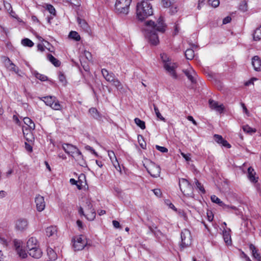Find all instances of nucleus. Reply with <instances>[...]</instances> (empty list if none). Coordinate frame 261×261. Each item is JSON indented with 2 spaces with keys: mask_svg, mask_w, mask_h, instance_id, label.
Returning <instances> with one entry per match:
<instances>
[{
  "mask_svg": "<svg viewBox=\"0 0 261 261\" xmlns=\"http://www.w3.org/2000/svg\"><path fill=\"white\" fill-rule=\"evenodd\" d=\"M166 28L163 17L160 16L156 22L151 20L145 21L141 26V30L148 42L152 45H156L159 43L157 32L164 33Z\"/></svg>",
  "mask_w": 261,
  "mask_h": 261,
  "instance_id": "obj_1",
  "label": "nucleus"
},
{
  "mask_svg": "<svg viewBox=\"0 0 261 261\" xmlns=\"http://www.w3.org/2000/svg\"><path fill=\"white\" fill-rule=\"evenodd\" d=\"M136 13L138 21L142 22L149 16L153 15L152 6L147 1L142 0L137 3Z\"/></svg>",
  "mask_w": 261,
  "mask_h": 261,
  "instance_id": "obj_2",
  "label": "nucleus"
},
{
  "mask_svg": "<svg viewBox=\"0 0 261 261\" xmlns=\"http://www.w3.org/2000/svg\"><path fill=\"white\" fill-rule=\"evenodd\" d=\"M180 189L182 193L188 197L194 198L193 188L188 180L185 178L179 179L178 182Z\"/></svg>",
  "mask_w": 261,
  "mask_h": 261,
  "instance_id": "obj_3",
  "label": "nucleus"
},
{
  "mask_svg": "<svg viewBox=\"0 0 261 261\" xmlns=\"http://www.w3.org/2000/svg\"><path fill=\"white\" fill-rule=\"evenodd\" d=\"M132 0H116L115 8L117 13L127 14L128 13Z\"/></svg>",
  "mask_w": 261,
  "mask_h": 261,
  "instance_id": "obj_4",
  "label": "nucleus"
},
{
  "mask_svg": "<svg viewBox=\"0 0 261 261\" xmlns=\"http://www.w3.org/2000/svg\"><path fill=\"white\" fill-rule=\"evenodd\" d=\"M144 166L151 176L153 177L160 176L161 168L159 166L149 160H147L144 164Z\"/></svg>",
  "mask_w": 261,
  "mask_h": 261,
  "instance_id": "obj_5",
  "label": "nucleus"
},
{
  "mask_svg": "<svg viewBox=\"0 0 261 261\" xmlns=\"http://www.w3.org/2000/svg\"><path fill=\"white\" fill-rule=\"evenodd\" d=\"M181 242L180 246L181 248L189 247L192 242V238L191 232L187 229H184L180 233Z\"/></svg>",
  "mask_w": 261,
  "mask_h": 261,
  "instance_id": "obj_6",
  "label": "nucleus"
},
{
  "mask_svg": "<svg viewBox=\"0 0 261 261\" xmlns=\"http://www.w3.org/2000/svg\"><path fill=\"white\" fill-rule=\"evenodd\" d=\"M72 243L75 251L82 250L87 245L85 237L82 235L75 236L72 240Z\"/></svg>",
  "mask_w": 261,
  "mask_h": 261,
  "instance_id": "obj_7",
  "label": "nucleus"
},
{
  "mask_svg": "<svg viewBox=\"0 0 261 261\" xmlns=\"http://www.w3.org/2000/svg\"><path fill=\"white\" fill-rule=\"evenodd\" d=\"M183 71L192 84L196 83L198 75L196 71L193 69L190 68L189 69L183 70Z\"/></svg>",
  "mask_w": 261,
  "mask_h": 261,
  "instance_id": "obj_8",
  "label": "nucleus"
},
{
  "mask_svg": "<svg viewBox=\"0 0 261 261\" xmlns=\"http://www.w3.org/2000/svg\"><path fill=\"white\" fill-rule=\"evenodd\" d=\"M211 200L213 202L218 204L219 206L222 207L224 210L226 209H232L234 211H237L238 209L237 207L234 206H229L224 204L220 198L217 197L216 195H212L211 197Z\"/></svg>",
  "mask_w": 261,
  "mask_h": 261,
  "instance_id": "obj_9",
  "label": "nucleus"
},
{
  "mask_svg": "<svg viewBox=\"0 0 261 261\" xmlns=\"http://www.w3.org/2000/svg\"><path fill=\"white\" fill-rule=\"evenodd\" d=\"M35 202L36 208L38 212L43 211L45 207V202L44 197L40 195H37L35 197Z\"/></svg>",
  "mask_w": 261,
  "mask_h": 261,
  "instance_id": "obj_10",
  "label": "nucleus"
},
{
  "mask_svg": "<svg viewBox=\"0 0 261 261\" xmlns=\"http://www.w3.org/2000/svg\"><path fill=\"white\" fill-rule=\"evenodd\" d=\"M62 147L65 152L71 156H74V154L79 150L76 147L70 144H64Z\"/></svg>",
  "mask_w": 261,
  "mask_h": 261,
  "instance_id": "obj_11",
  "label": "nucleus"
},
{
  "mask_svg": "<svg viewBox=\"0 0 261 261\" xmlns=\"http://www.w3.org/2000/svg\"><path fill=\"white\" fill-rule=\"evenodd\" d=\"M28 222L25 219H19L15 223V228L17 231H23L28 227Z\"/></svg>",
  "mask_w": 261,
  "mask_h": 261,
  "instance_id": "obj_12",
  "label": "nucleus"
},
{
  "mask_svg": "<svg viewBox=\"0 0 261 261\" xmlns=\"http://www.w3.org/2000/svg\"><path fill=\"white\" fill-rule=\"evenodd\" d=\"M191 48H188L185 53V57L188 60H192L194 57V49H196L198 48V46L197 45L192 44L190 45Z\"/></svg>",
  "mask_w": 261,
  "mask_h": 261,
  "instance_id": "obj_13",
  "label": "nucleus"
},
{
  "mask_svg": "<svg viewBox=\"0 0 261 261\" xmlns=\"http://www.w3.org/2000/svg\"><path fill=\"white\" fill-rule=\"evenodd\" d=\"M28 253L30 256L35 258H40L42 254V251L38 247L29 249Z\"/></svg>",
  "mask_w": 261,
  "mask_h": 261,
  "instance_id": "obj_14",
  "label": "nucleus"
},
{
  "mask_svg": "<svg viewBox=\"0 0 261 261\" xmlns=\"http://www.w3.org/2000/svg\"><path fill=\"white\" fill-rule=\"evenodd\" d=\"M256 172H255L253 168L251 167H249L248 168V177L250 181L253 183H256L258 180V177L255 176Z\"/></svg>",
  "mask_w": 261,
  "mask_h": 261,
  "instance_id": "obj_15",
  "label": "nucleus"
},
{
  "mask_svg": "<svg viewBox=\"0 0 261 261\" xmlns=\"http://www.w3.org/2000/svg\"><path fill=\"white\" fill-rule=\"evenodd\" d=\"M101 73L103 76V77L109 82H112L115 79V75L112 72H109L106 69H101Z\"/></svg>",
  "mask_w": 261,
  "mask_h": 261,
  "instance_id": "obj_16",
  "label": "nucleus"
},
{
  "mask_svg": "<svg viewBox=\"0 0 261 261\" xmlns=\"http://www.w3.org/2000/svg\"><path fill=\"white\" fill-rule=\"evenodd\" d=\"M72 157L78 162V164L80 165L84 166L86 165V162L84 159V156L80 150H79L78 151H77L76 153L74 154V156H72Z\"/></svg>",
  "mask_w": 261,
  "mask_h": 261,
  "instance_id": "obj_17",
  "label": "nucleus"
},
{
  "mask_svg": "<svg viewBox=\"0 0 261 261\" xmlns=\"http://www.w3.org/2000/svg\"><path fill=\"white\" fill-rule=\"evenodd\" d=\"M214 137L215 141L218 143L222 144L223 146L226 147L228 148H230L231 145L226 140L223 139L221 136L216 134L214 135Z\"/></svg>",
  "mask_w": 261,
  "mask_h": 261,
  "instance_id": "obj_18",
  "label": "nucleus"
},
{
  "mask_svg": "<svg viewBox=\"0 0 261 261\" xmlns=\"http://www.w3.org/2000/svg\"><path fill=\"white\" fill-rule=\"evenodd\" d=\"M160 58L162 63L164 64V65H174V63L172 62L171 59L166 54L161 53Z\"/></svg>",
  "mask_w": 261,
  "mask_h": 261,
  "instance_id": "obj_19",
  "label": "nucleus"
},
{
  "mask_svg": "<svg viewBox=\"0 0 261 261\" xmlns=\"http://www.w3.org/2000/svg\"><path fill=\"white\" fill-rule=\"evenodd\" d=\"M249 249L252 251V255L254 258L256 259L257 261H261V255L260 253L258 252V250L256 248L255 246L250 244L249 245Z\"/></svg>",
  "mask_w": 261,
  "mask_h": 261,
  "instance_id": "obj_20",
  "label": "nucleus"
},
{
  "mask_svg": "<svg viewBox=\"0 0 261 261\" xmlns=\"http://www.w3.org/2000/svg\"><path fill=\"white\" fill-rule=\"evenodd\" d=\"M89 113L91 116L93 118L97 120H101L102 119L101 115L99 113L97 110L95 108H91L89 110Z\"/></svg>",
  "mask_w": 261,
  "mask_h": 261,
  "instance_id": "obj_21",
  "label": "nucleus"
},
{
  "mask_svg": "<svg viewBox=\"0 0 261 261\" xmlns=\"http://www.w3.org/2000/svg\"><path fill=\"white\" fill-rule=\"evenodd\" d=\"M209 105L211 108L220 113L222 112L223 110V107H222V105H219L217 102L213 100H209Z\"/></svg>",
  "mask_w": 261,
  "mask_h": 261,
  "instance_id": "obj_22",
  "label": "nucleus"
},
{
  "mask_svg": "<svg viewBox=\"0 0 261 261\" xmlns=\"http://www.w3.org/2000/svg\"><path fill=\"white\" fill-rule=\"evenodd\" d=\"M38 247V242L35 238L32 237L29 239L27 244V247L28 250L30 249H33V248H36Z\"/></svg>",
  "mask_w": 261,
  "mask_h": 261,
  "instance_id": "obj_23",
  "label": "nucleus"
},
{
  "mask_svg": "<svg viewBox=\"0 0 261 261\" xmlns=\"http://www.w3.org/2000/svg\"><path fill=\"white\" fill-rule=\"evenodd\" d=\"M57 229L56 226H51L46 229V233L48 237L57 236Z\"/></svg>",
  "mask_w": 261,
  "mask_h": 261,
  "instance_id": "obj_24",
  "label": "nucleus"
},
{
  "mask_svg": "<svg viewBox=\"0 0 261 261\" xmlns=\"http://www.w3.org/2000/svg\"><path fill=\"white\" fill-rule=\"evenodd\" d=\"M108 155L115 168L117 169V166L120 167L118 162L114 151H108Z\"/></svg>",
  "mask_w": 261,
  "mask_h": 261,
  "instance_id": "obj_25",
  "label": "nucleus"
},
{
  "mask_svg": "<svg viewBox=\"0 0 261 261\" xmlns=\"http://www.w3.org/2000/svg\"><path fill=\"white\" fill-rule=\"evenodd\" d=\"M166 71L171 76L173 79H177V75L175 71V66H164Z\"/></svg>",
  "mask_w": 261,
  "mask_h": 261,
  "instance_id": "obj_26",
  "label": "nucleus"
},
{
  "mask_svg": "<svg viewBox=\"0 0 261 261\" xmlns=\"http://www.w3.org/2000/svg\"><path fill=\"white\" fill-rule=\"evenodd\" d=\"M253 39V40L255 41L261 40V25L254 31Z\"/></svg>",
  "mask_w": 261,
  "mask_h": 261,
  "instance_id": "obj_27",
  "label": "nucleus"
},
{
  "mask_svg": "<svg viewBox=\"0 0 261 261\" xmlns=\"http://www.w3.org/2000/svg\"><path fill=\"white\" fill-rule=\"evenodd\" d=\"M77 22L80 27H81L85 31L87 32H89L90 30L89 27L85 20L78 18Z\"/></svg>",
  "mask_w": 261,
  "mask_h": 261,
  "instance_id": "obj_28",
  "label": "nucleus"
},
{
  "mask_svg": "<svg viewBox=\"0 0 261 261\" xmlns=\"http://www.w3.org/2000/svg\"><path fill=\"white\" fill-rule=\"evenodd\" d=\"M24 123L29 127L30 130H34L35 125L34 122L29 117H24L23 118Z\"/></svg>",
  "mask_w": 261,
  "mask_h": 261,
  "instance_id": "obj_29",
  "label": "nucleus"
},
{
  "mask_svg": "<svg viewBox=\"0 0 261 261\" xmlns=\"http://www.w3.org/2000/svg\"><path fill=\"white\" fill-rule=\"evenodd\" d=\"M47 253L49 258L50 260H54L57 258V254L52 248H47Z\"/></svg>",
  "mask_w": 261,
  "mask_h": 261,
  "instance_id": "obj_30",
  "label": "nucleus"
},
{
  "mask_svg": "<svg viewBox=\"0 0 261 261\" xmlns=\"http://www.w3.org/2000/svg\"><path fill=\"white\" fill-rule=\"evenodd\" d=\"M43 99V101L45 102V103L49 106L50 107L51 105H53V103L54 102V100H55L56 97L55 96H46L42 98Z\"/></svg>",
  "mask_w": 261,
  "mask_h": 261,
  "instance_id": "obj_31",
  "label": "nucleus"
},
{
  "mask_svg": "<svg viewBox=\"0 0 261 261\" xmlns=\"http://www.w3.org/2000/svg\"><path fill=\"white\" fill-rule=\"evenodd\" d=\"M85 217L89 221L93 220L96 216V213L94 210L86 211Z\"/></svg>",
  "mask_w": 261,
  "mask_h": 261,
  "instance_id": "obj_32",
  "label": "nucleus"
},
{
  "mask_svg": "<svg viewBox=\"0 0 261 261\" xmlns=\"http://www.w3.org/2000/svg\"><path fill=\"white\" fill-rule=\"evenodd\" d=\"M52 109L56 111H60L62 109V106L60 103L59 100L56 98L53 105L50 107Z\"/></svg>",
  "mask_w": 261,
  "mask_h": 261,
  "instance_id": "obj_33",
  "label": "nucleus"
},
{
  "mask_svg": "<svg viewBox=\"0 0 261 261\" xmlns=\"http://www.w3.org/2000/svg\"><path fill=\"white\" fill-rule=\"evenodd\" d=\"M244 132L249 135H252L256 132L255 128L250 127L248 125H245L242 126Z\"/></svg>",
  "mask_w": 261,
  "mask_h": 261,
  "instance_id": "obj_34",
  "label": "nucleus"
},
{
  "mask_svg": "<svg viewBox=\"0 0 261 261\" xmlns=\"http://www.w3.org/2000/svg\"><path fill=\"white\" fill-rule=\"evenodd\" d=\"M223 237L225 242L228 245L231 243V240L230 234L228 231L226 230H224L223 231Z\"/></svg>",
  "mask_w": 261,
  "mask_h": 261,
  "instance_id": "obj_35",
  "label": "nucleus"
},
{
  "mask_svg": "<svg viewBox=\"0 0 261 261\" xmlns=\"http://www.w3.org/2000/svg\"><path fill=\"white\" fill-rule=\"evenodd\" d=\"M21 44L24 46H27L29 47L33 46L34 44V43L28 38L23 39L21 40Z\"/></svg>",
  "mask_w": 261,
  "mask_h": 261,
  "instance_id": "obj_36",
  "label": "nucleus"
},
{
  "mask_svg": "<svg viewBox=\"0 0 261 261\" xmlns=\"http://www.w3.org/2000/svg\"><path fill=\"white\" fill-rule=\"evenodd\" d=\"M69 37L75 41H79L81 39L80 36L75 31H71L69 34Z\"/></svg>",
  "mask_w": 261,
  "mask_h": 261,
  "instance_id": "obj_37",
  "label": "nucleus"
},
{
  "mask_svg": "<svg viewBox=\"0 0 261 261\" xmlns=\"http://www.w3.org/2000/svg\"><path fill=\"white\" fill-rule=\"evenodd\" d=\"M134 121L135 123L141 129H144L145 128V123L144 121L141 120L138 118H136Z\"/></svg>",
  "mask_w": 261,
  "mask_h": 261,
  "instance_id": "obj_38",
  "label": "nucleus"
},
{
  "mask_svg": "<svg viewBox=\"0 0 261 261\" xmlns=\"http://www.w3.org/2000/svg\"><path fill=\"white\" fill-rule=\"evenodd\" d=\"M47 59L54 65H59L60 64L59 61L51 54L48 55Z\"/></svg>",
  "mask_w": 261,
  "mask_h": 261,
  "instance_id": "obj_39",
  "label": "nucleus"
},
{
  "mask_svg": "<svg viewBox=\"0 0 261 261\" xmlns=\"http://www.w3.org/2000/svg\"><path fill=\"white\" fill-rule=\"evenodd\" d=\"M154 110L155 113V115L158 118H159L160 120L165 121V119L164 117H163L161 113H160L159 110L158 109V107L155 106V104L153 105Z\"/></svg>",
  "mask_w": 261,
  "mask_h": 261,
  "instance_id": "obj_40",
  "label": "nucleus"
},
{
  "mask_svg": "<svg viewBox=\"0 0 261 261\" xmlns=\"http://www.w3.org/2000/svg\"><path fill=\"white\" fill-rule=\"evenodd\" d=\"M252 65H261V60L258 56H255L252 58Z\"/></svg>",
  "mask_w": 261,
  "mask_h": 261,
  "instance_id": "obj_41",
  "label": "nucleus"
},
{
  "mask_svg": "<svg viewBox=\"0 0 261 261\" xmlns=\"http://www.w3.org/2000/svg\"><path fill=\"white\" fill-rule=\"evenodd\" d=\"M4 7L5 8V9L8 11L9 12L10 14L13 16V13H14L13 10H12V6L11 5V4L10 3H9L8 2H7L6 1H4Z\"/></svg>",
  "mask_w": 261,
  "mask_h": 261,
  "instance_id": "obj_42",
  "label": "nucleus"
},
{
  "mask_svg": "<svg viewBox=\"0 0 261 261\" xmlns=\"http://www.w3.org/2000/svg\"><path fill=\"white\" fill-rule=\"evenodd\" d=\"M1 60L2 63L5 64V65H14V64L11 62L10 59L5 56L2 57Z\"/></svg>",
  "mask_w": 261,
  "mask_h": 261,
  "instance_id": "obj_43",
  "label": "nucleus"
},
{
  "mask_svg": "<svg viewBox=\"0 0 261 261\" xmlns=\"http://www.w3.org/2000/svg\"><path fill=\"white\" fill-rule=\"evenodd\" d=\"M138 139L141 147L143 149H145L146 146V144L143 140V136L141 135L138 136Z\"/></svg>",
  "mask_w": 261,
  "mask_h": 261,
  "instance_id": "obj_44",
  "label": "nucleus"
},
{
  "mask_svg": "<svg viewBox=\"0 0 261 261\" xmlns=\"http://www.w3.org/2000/svg\"><path fill=\"white\" fill-rule=\"evenodd\" d=\"M86 211L94 210L92 207V205L90 201L88 199H86L85 201V205H84Z\"/></svg>",
  "mask_w": 261,
  "mask_h": 261,
  "instance_id": "obj_45",
  "label": "nucleus"
},
{
  "mask_svg": "<svg viewBox=\"0 0 261 261\" xmlns=\"http://www.w3.org/2000/svg\"><path fill=\"white\" fill-rule=\"evenodd\" d=\"M113 85L117 88L118 90H120L122 88V86L120 82L117 79H114V81H112Z\"/></svg>",
  "mask_w": 261,
  "mask_h": 261,
  "instance_id": "obj_46",
  "label": "nucleus"
},
{
  "mask_svg": "<svg viewBox=\"0 0 261 261\" xmlns=\"http://www.w3.org/2000/svg\"><path fill=\"white\" fill-rule=\"evenodd\" d=\"M195 186L196 188L198 189L200 192L202 193H205V190L203 186L201 184L200 182L198 181L197 179H195Z\"/></svg>",
  "mask_w": 261,
  "mask_h": 261,
  "instance_id": "obj_47",
  "label": "nucleus"
},
{
  "mask_svg": "<svg viewBox=\"0 0 261 261\" xmlns=\"http://www.w3.org/2000/svg\"><path fill=\"white\" fill-rule=\"evenodd\" d=\"M239 9L243 12H245L247 10V4L245 1H243L240 3Z\"/></svg>",
  "mask_w": 261,
  "mask_h": 261,
  "instance_id": "obj_48",
  "label": "nucleus"
},
{
  "mask_svg": "<svg viewBox=\"0 0 261 261\" xmlns=\"http://www.w3.org/2000/svg\"><path fill=\"white\" fill-rule=\"evenodd\" d=\"M208 3L213 7L216 8L219 5L220 2L219 0H208Z\"/></svg>",
  "mask_w": 261,
  "mask_h": 261,
  "instance_id": "obj_49",
  "label": "nucleus"
},
{
  "mask_svg": "<svg viewBox=\"0 0 261 261\" xmlns=\"http://www.w3.org/2000/svg\"><path fill=\"white\" fill-rule=\"evenodd\" d=\"M18 254H19V256L21 257L22 258H25L27 257L28 255L26 252V251L22 249L18 250L17 251Z\"/></svg>",
  "mask_w": 261,
  "mask_h": 261,
  "instance_id": "obj_50",
  "label": "nucleus"
},
{
  "mask_svg": "<svg viewBox=\"0 0 261 261\" xmlns=\"http://www.w3.org/2000/svg\"><path fill=\"white\" fill-rule=\"evenodd\" d=\"M46 9L49 11V12L50 14L55 15L56 10L51 5H50V4L47 5Z\"/></svg>",
  "mask_w": 261,
  "mask_h": 261,
  "instance_id": "obj_51",
  "label": "nucleus"
},
{
  "mask_svg": "<svg viewBox=\"0 0 261 261\" xmlns=\"http://www.w3.org/2000/svg\"><path fill=\"white\" fill-rule=\"evenodd\" d=\"M63 1L70 3L71 5H73L74 6H77L80 5V0H63Z\"/></svg>",
  "mask_w": 261,
  "mask_h": 261,
  "instance_id": "obj_52",
  "label": "nucleus"
},
{
  "mask_svg": "<svg viewBox=\"0 0 261 261\" xmlns=\"http://www.w3.org/2000/svg\"><path fill=\"white\" fill-rule=\"evenodd\" d=\"M240 251L241 253L240 256L241 258L244 259L245 261H252L249 257L246 254H245L244 251L242 250H240Z\"/></svg>",
  "mask_w": 261,
  "mask_h": 261,
  "instance_id": "obj_53",
  "label": "nucleus"
},
{
  "mask_svg": "<svg viewBox=\"0 0 261 261\" xmlns=\"http://www.w3.org/2000/svg\"><path fill=\"white\" fill-rule=\"evenodd\" d=\"M8 68L9 70L15 72L19 75H21V74L19 73V70L18 66H8Z\"/></svg>",
  "mask_w": 261,
  "mask_h": 261,
  "instance_id": "obj_54",
  "label": "nucleus"
},
{
  "mask_svg": "<svg viewBox=\"0 0 261 261\" xmlns=\"http://www.w3.org/2000/svg\"><path fill=\"white\" fill-rule=\"evenodd\" d=\"M59 79L63 85H65L66 83V78L64 75L61 72H60L59 74Z\"/></svg>",
  "mask_w": 261,
  "mask_h": 261,
  "instance_id": "obj_55",
  "label": "nucleus"
},
{
  "mask_svg": "<svg viewBox=\"0 0 261 261\" xmlns=\"http://www.w3.org/2000/svg\"><path fill=\"white\" fill-rule=\"evenodd\" d=\"M14 247H15L16 251L22 249V248L20 247L21 245V242L20 241L16 240H14Z\"/></svg>",
  "mask_w": 261,
  "mask_h": 261,
  "instance_id": "obj_56",
  "label": "nucleus"
},
{
  "mask_svg": "<svg viewBox=\"0 0 261 261\" xmlns=\"http://www.w3.org/2000/svg\"><path fill=\"white\" fill-rule=\"evenodd\" d=\"M70 183L72 185H76L78 189H81V184H80V185L79 184L78 181H77V180H75L74 179H70Z\"/></svg>",
  "mask_w": 261,
  "mask_h": 261,
  "instance_id": "obj_57",
  "label": "nucleus"
},
{
  "mask_svg": "<svg viewBox=\"0 0 261 261\" xmlns=\"http://www.w3.org/2000/svg\"><path fill=\"white\" fill-rule=\"evenodd\" d=\"M37 79L42 81H45L47 80V77L44 75L41 74L40 73H37L36 75Z\"/></svg>",
  "mask_w": 261,
  "mask_h": 261,
  "instance_id": "obj_58",
  "label": "nucleus"
},
{
  "mask_svg": "<svg viewBox=\"0 0 261 261\" xmlns=\"http://www.w3.org/2000/svg\"><path fill=\"white\" fill-rule=\"evenodd\" d=\"M155 148L157 150L161 151V152H168V149L165 147L160 146L159 145H156L155 146Z\"/></svg>",
  "mask_w": 261,
  "mask_h": 261,
  "instance_id": "obj_59",
  "label": "nucleus"
},
{
  "mask_svg": "<svg viewBox=\"0 0 261 261\" xmlns=\"http://www.w3.org/2000/svg\"><path fill=\"white\" fill-rule=\"evenodd\" d=\"M162 4H163V6L164 7H165V8H168L171 5V0H163L162 1Z\"/></svg>",
  "mask_w": 261,
  "mask_h": 261,
  "instance_id": "obj_60",
  "label": "nucleus"
},
{
  "mask_svg": "<svg viewBox=\"0 0 261 261\" xmlns=\"http://www.w3.org/2000/svg\"><path fill=\"white\" fill-rule=\"evenodd\" d=\"M83 179H85V176L84 174H82L79 176V180L77 181H78L79 184L80 185V184H81V189L83 187Z\"/></svg>",
  "mask_w": 261,
  "mask_h": 261,
  "instance_id": "obj_61",
  "label": "nucleus"
},
{
  "mask_svg": "<svg viewBox=\"0 0 261 261\" xmlns=\"http://www.w3.org/2000/svg\"><path fill=\"white\" fill-rule=\"evenodd\" d=\"M154 194L158 197H160L162 195V192L160 189H155L152 190Z\"/></svg>",
  "mask_w": 261,
  "mask_h": 261,
  "instance_id": "obj_62",
  "label": "nucleus"
},
{
  "mask_svg": "<svg viewBox=\"0 0 261 261\" xmlns=\"http://www.w3.org/2000/svg\"><path fill=\"white\" fill-rule=\"evenodd\" d=\"M85 149H86L87 150H89V151H90L92 153H93L94 154H95V155H97V153L95 151V150L93 149L92 147H91V146H89V145H86L85 146Z\"/></svg>",
  "mask_w": 261,
  "mask_h": 261,
  "instance_id": "obj_63",
  "label": "nucleus"
},
{
  "mask_svg": "<svg viewBox=\"0 0 261 261\" xmlns=\"http://www.w3.org/2000/svg\"><path fill=\"white\" fill-rule=\"evenodd\" d=\"M231 18L230 16H227L223 19V24H225L230 22Z\"/></svg>",
  "mask_w": 261,
  "mask_h": 261,
  "instance_id": "obj_64",
  "label": "nucleus"
}]
</instances>
